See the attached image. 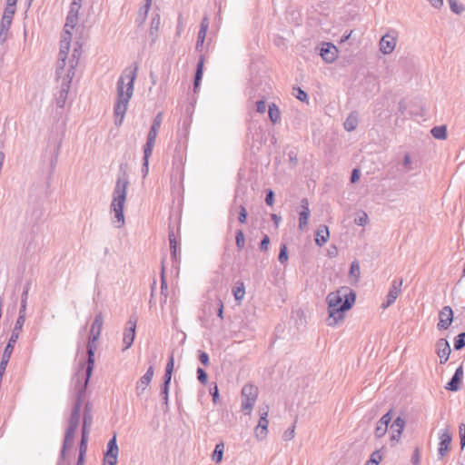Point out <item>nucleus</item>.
<instances>
[{
    "mask_svg": "<svg viewBox=\"0 0 465 465\" xmlns=\"http://www.w3.org/2000/svg\"><path fill=\"white\" fill-rule=\"evenodd\" d=\"M356 293L349 287L343 286L326 297L329 326H335L344 319V312L349 311L355 302Z\"/></svg>",
    "mask_w": 465,
    "mask_h": 465,
    "instance_id": "nucleus-1",
    "label": "nucleus"
},
{
    "mask_svg": "<svg viewBox=\"0 0 465 465\" xmlns=\"http://www.w3.org/2000/svg\"><path fill=\"white\" fill-rule=\"evenodd\" d=\"M137 65L127 67L122 73L117 82V100L114 105L115 124L121 125L125 115L127 105L134 92V81Z\"/></svg>",
    "mask_w": 465,
    "mask_h": 465,
    "instance_id": "nucleus-2",
    "label": "nucleus"
},
{
    "mask_svg": "<svg viewBox=\"0 0 465 465\" xmlns=\"http://www.w3.org/2000/svg\"><path fill=\"white\" fill-rule=\"evenodd\" d=\"M129 179L125 172L120 173L113 192V198L110 204L109 213L114 227L120 229L125 223L124 207L126 201V191Z\"/></svg>",
    "mask_w": 465,
    "mask_h": 465,
    "instance_id": "nucleus-3",
    "label": "nucleus"
},
{
    "mask_svg": "<svg viewBox=\"0 0 465 465\" xmlns=\"http://www.w3.org/2000/svg\"><path fill=\"white\" fill-rule=\"evenodd\" d=\"M104 323V316L102 312L95 315L93 324L90 329V335L87 342V361L84 373H86V379L90 380L94 367V353L96 351L95 342L98 341Z\"/></svg>",
    "mask_w": 465,
    "mask_h": 465,
    "instance_id": "nucleus-4",
    "label": "nucleus"
},
{
    "mask_svg": "<svg viewBox=\"0 0 465 465\" xmlns=\"http://www.w3.org/2000/svg\"><path fill=\"white\" fill-rule=\"evenodd\" d=\"M88 382L89 380L86 379V373H84L82 375V378H80L79 374H77V381L75 382V401L71 412L68 425L74 427H78L79 425L81 417V407Z\"/></svg>",
    "mask_w": 465,
    "mask_h": 465,
    "instance_id": "nucleus-5",
    "label": "nucleus"
},
{
    "mask_svg": "<svg viewBox=\"0 0 465 465\" xmlns=\"http://www.w3.org/2000/svg\"><path fill=\"white\" fill-rule=\"evenodd\" d=\"M69 63L70 64L66 69V73H64L62 74V78L59 80L56 78V80L61 84V89L55 97L56 105L60 108H63L65 105L70 85L75 74V66L77 64V61H75L74 57L72 60H70Z\"/></svg>",
    "mask_w": 465,
    "mask_h": 465,
    "instance_id": "nucleus-6",
    "label": "nucleus"
},
{
    "mask_svg": "<svg viewBox=\"0 0 465 465\" xmlns=\"http://www.w3.org/2000/svg\"><path fill=\"white\" fill-rule=\"evenodd\" d=\"M72 34L70 30H65L64 33L63 39L60 43V51H59V57L57 61L56 65V78L59 80L62 78V74L64 73H66L65 70V59L67 57L69 49H70V42H71Z\"/></svg>",
    "mask_w": 465,
    "mask_h": 465,
    "instance_id": "nucleus-7",
    "label": "nucleus"
},
{
    "mask_svg": "<svg viewBox=\"0 0 465 465\" xmlns=\"http://www.w3.org/2000/svg\"><path fill=\"white\" fill-rule=\"evenodd\" d=\"M258 396L257 387L245 384L242 389V409L245 414H250Z\"/></svg>",
    "mask_w": 465,
    "mask_h": 465,
    "instance_id": "nucleus-8",
    "label": "nucleus"
},
{
    "mask_svg": "<svg viewBox=\"0 0 465 465\" xmlns=\"http://www.w3.org/2000/svg\"><path fill=\"white\" fill-rule=\"evenodd\" d=\"M162 121H163V115H162V113H159L155 116V118L153 122V124L150 128V131L147 134V159L152 154L153 148V145L155 143V139H156V136L158 134L159 129L162 124Z\"/></svg>",
    "mask_w": 465,
    "mask_h": 465,
    "instance_id": "nucleus-9",
    "label": "nucleus"
},
{
    "mask_svg": "<svg viewBox=\"0 0 465 465\" xmlns=\"http://www.w3.org/2000/svg\"><path fill=\"white\" fill-rule=\"evenodd\" d=\"M136 322H137L136 317L133 315L130 317L129 321L126 322V325H125V328L124 331V336H123V342H124L123 351H125L128 348H130L134 341Z\"/></svg>",
    "mask_w": 465,
    "mask_h": 465,
    "instance_id": "nucleus-10",
    "label": "nucleus"
},
{
    "mask_svg": "<svg viewBox=\"0 0 465 465\" xmlns=\"http://www.w3.org/2000/svg\"><path fill=\"white\" fill-rule=\"evenodd\" d=\"M119 449L116 443V436L114 435L107 443L106 451L104 456V465H115Z\"/></svg>",
    "mask_w": 465,
    "mask_h": 465,
    "instance_id": "nucleus-11",
    "label": "nucleus"
},
{
    "mask_svg": "<svg viewBox=\"0 0 465 465\" xmlns=\"http://www.w3.org/2000/svg\"><path fill=\"white\" fill-rule=\"evenodd\" d=\"M21 331L22 330H16V325H15L12 334L9 338V341H8V342L4 350L3 355H2L1 361H2L3 367L7 366L10 357L13 353L15 345L19 338Z\"/></svg>",
    "mask_w": 465,
    "mask_h": 465,
    "instance_id": "nucleus-12",
    "label": "nucleus"
},
{
    "mask_svg": "<svg viewBox=\"0 0 465 465\" xmlns=\"http://www.w3.org/2000/svg\"><path fill=\"white\" fill-rule=\"evenodd\" d=\"M402 283V279L392 281L391 286L386 297V301L381 304V308L386 309L395 302L396 299L401 293Z\"/></svg>",
    "mask_w": 465,
    "mask_h": 465,
    "instance_id": "nucleus-13",
    "label": "nucleus"
},
{
    "mask_svg": "<svg viewBox=\"0 0 465 465\" xmlns=\"http://www.w3.org/2000/svg\"><path fill=\"white\" fill-rule=\"evenodd\" d=\"M439 440L438 455L440 459H443L449 451L452 440L450 430L448 429L441 430L439 432Z\"/></svg>",
    "mask_w": 465,
    "mask_h": 465,
    "instance_id": "nucleus-14",
    "label": "nucleus"
},
{
    "mask_svg": "<svg viewBox=\"0 0 465 465\" xmlns=\"http://www.w3.org/2000/svg\"><path fill=\"white\" fill-rule=\"evenodd\" d=\"M453 322V311L450 306H444L439 313V330H447Z\"/></svg>",
    "mask_w": 465,
    "mask_h": 465,
    "instance_id": "nucleus-15",
    "label": "nucleus"
},
{
    "mask_svg": "<svg viewBox=\"0 0 465 465\" xmlns=\"http://www.w3.org/2000/svg\"><path fill=\"white\" fill-rule=\"evenodd\" d=\"M397 44V37L391 33L384 35L380 41V51L383 54H390L395 49Z\"/></svg>",
    "mask_w": 465,
    "mask_h": 465,
    "instance_id": "nucleus-16",
    "label": "nucleus"
},
{
    "mask_svg": "<svg viewBox=\"0 0 465 465\" xmlns=\"http://www.w3.org/2000/svg\"><path fill=\"white\" fill-rule=\"evenodd\" d=\"M260 420L258 421V424L255 428V436L258 440H263L268 432V424L269 420L267 419L268 416V410H261L260 411Z\"/></svg>",
    "mask_w": 465,
    "mask_h": 465,
    "instance_id": "nucleus-17",
    "label": "nucleus"
},
{
    "mask_svg": "<svg viewBox=\"0 0 465 465\" xmlns=\"http://www.w3.org/2000/svg\"><path fill=\"white\" fill-rule=\"evenodd\" d=\"M320 55L326 63H332L338 55V49L331 43H322L320 49Z\"/></svg>",
    "mask_w": 465,
    "mask_h": 465,
    "instance_id": "nucleus-18",
    "label": "nucleus"
},
{
    "mask_svg": "<svg viewBox=\"0 0 465 465\" xmlns=\"http://www.w3.org/2000/svg\"><path fill=\"white\" fill-rule=\"evenodd\" d=\"M311 211L309 208V201L303 198L301 201V211L299 212V229L304 231L308 226Z\"/></svg>",
    "mask_w": 465,
    "mask_h": 465,
    "instance_id": "nucleus-19",
    "label": "nucleus"
},
{
    "mask_svg": "<svg viewBox=\"0 0 465 465\" xmlns=\"http://www.w3.org/2000/svg\"><path fill=\"white\" fill-rule=\"evenodd\" d=\"M78 427L68 425L64 434V440L61 450L60 461H63L65 458V451L71 448L74 444V434Z\"/></svg>",
    "mask_w": 465,
    "mask_h": 465,
    "instance_id": "nucleus-20",
    "label": "nucleus"
},
{
    "mask_svg": "<svg viewBox=\"0 0 465 465\" xmlns=\"http://www.w3.org/2000/svg\"><path fill=\"white\" fill-rule=\"evenodd\" d=\"M437 354L440 358V361L441 364L445 363L450 354V346L447 340L445 339H440L437 341Z\"/></svg>",
    "mask_w": 465,
    "mask_h": 465,
    "instance_id": "nucleus-21",
    "label": "nucleus"
},
{
    "mask_svg": "<svg viewBox=\"0 0 465 465\" xmlns=\"http://www.w3.org/2000/svg\"><path fill=\"white\" fill-rule=\"evenodd\" d=\"M406 421L401 417H397L392 424L391 425V430L392 431V435L391 437V441L399 442L401 440V436L402 434V431L404 430Z\"/></svg>",
    "mask_w": 465,
    "mask_h": 465,
    "instance_id": "nucleus-22",
    "label": "nucleus"
},
{
    "mask_svg": "<svg viewBox=\"0 0 465 465\" xmlns=\"http://www.w3.org/2000/svg\"><path fill=\"white\" fill-rule=\"evenodd\" d=\"M463 378V368L460 366L456 369L454 375L447 383L445 389L450 391H457Z\"/></svg>",
    "mask_w": 465,
    "mask_h": 465,
    "instance_id": "nucleus-23",
    "label": "nucleus"
},
{
    "mask_svg": "<svg viewBox=\"0 0 465 465\" xmlns=\"http://www.w3.org/2000/svg\"><path fill=\"white\" fill-rule=\"evenodd\" d=\"M416 168L415 162L409 153H405L401 162L399 163V171L401 173H407L413 171Z\"/></svg>",
    "mask_w": 465,
    "mask_h": 465,
    "instance_id": "nucleus-24",
    "label": "nucleus"
},
{
    "mask_svg": "<svg viewBox=\"0 0 465 465\" xmlns=\"http://www.w3.org/2000/svg\"><path fill=\"white\" fill-rule=\"evenodd\" d=\"M161 24V17L158 13H155V15L152 17L151 24H150V37H151V43H154L158 38V32L159 27Z\"/></svg>",
    "mask_w": 465,
    "mask_h": 465,
    "instance_id": "nucleus-25",
    "label": "nucleus"
},
{
    "mask_svg": "<svg viewBox=\"0 0 465 465\" xmlns=\"http://www.w3.org/2000/svg\"><path fill=\"white\" fill-rule=\"evenodd\" d=\"M330 237L329 229L326 225H321L316 231L315 242L318 246H323Z\"/></svg>",
    "mask_w": 465,
    "mask_h": 465,
    "instance_id": "nucleus-26",
    "label": "nucleus"
},
{
    "mask_svg": "<svg viewBox=\"0 0 465 465\" xmlns=\"http://www.w3.org/2000/svg\"><path fill=\"white\" fill-rule=\"evenodd\" d=\"M15 13V10L12 9V7L5 8L4 15L2 17V21H1V27H2L3 31L9 30Z\"/></svg>",
    "mask_w": 465,
    "mask_h": 465,
    "instance_id": "nucleus-27",
    "label": "nucleus"
},
{
    "mask_svg": "<svg viewBox=\"0 0 465 465\" xmlns=\"http://www.w3.org/2000/svg\"><path fill=\"white\" fill-rule=\"evenodd\" d=\"M26 307H27V302L25 301V299H21L19 316L15 323V325H16V330L23 329V326L25 322V318H26Z\"/></svg>",
    "mask_w": 465,
    "mask_h": 465,
    "instance_id": "nucleus-28",
    "label": "nucleus"
},
{
    "mask_svg": "<svg viewBox=\"0 0 465 465\" xmlns=\"http://www.w3.org/2000/svg\"><path fill=\"white\" fill-rule=\"evenodd\" d=\"M93 423V415L91 411L89 410L88 404L85 406L84 413V420L82 431H88Z\"/></svg>",
    "mask_w": 465,
    "mask_h": 465,
    "instance_id": "nucleus-29",
    "label": "nucleus"
},
{
    "mask_svg": "<svg viewBox=\"0 0 465 465\" xmlns=\"http://www.w3.org/2000/svg\"><path fill=\"white\" fill-rule=\"evenodd\" d=\"M87 442H88V431H82L81 441L79 445V455L78 458L82 457V460H84L86 451H87Z\"/></svg>",
    "mask_w": 465,
    "mask_h": 465,
    "instance_id": "nucleus-30",
    "label": "nucleus"
},
{
    "mask_svg": "<svg viewBox=\"0 0 465 465\" xmlns=\"http://www.w3.org/2000/svg\"><path fill=\"white\" fill-rule=\"evenodd\" d=\"M203 62L204 59L203 56H201L197 64L196 73L194 76V90H196L197 87L199 86L203 77Z\"/></svg>",
    "mask_w": 465,
    "mask_h": 465,
    "instance_id": "nucleus-31",
    "label": "nucleus"
},
{
    "mask_svg": "<svg viewBox=\"0 0 465 465\" xmlns=\"http://www.w3.org/2000/svg\"><path fill=\"white\" fill-rule=\"evenodd\" d=\"M235 301L241 302L245 295V287L242 282H237V286L232 291Z\"/></svg>",
    "mask_w": 465,
    "mask_h": 465,
    "instance_id": "nucleus-32",
    "label": "nucleus"
},
{
    "mask_svg": "<svg viewBox=\"0 0 465 465\" xmlns=\"http://www.w3.org/2000/svg\"><path fill=\"white\" fill-rule=\"evenodd\" d=\"M268 114H269L270 120L273 124H276L280 120L281 113L275 104H272L269 105Z\"/></svg>",
    "mask_w": 465,
    "mask_h": 465,
    "instance_id": "nucleus-33",
    "label": "nucleus"
},
{
    "mask_svg": "<svg viewBox=\"0 0 465 465\" xmlns=\"http://www.w3.org/2000/svg\"><path fill=\"white\" fill-rule=\"evenodd\" d=\"M361 271H360V264L358 261H353L351 263L350 271H349V276L354 280V282H357L360 278Z\"/></svg>",
    "mask_w": 465,
    "mask_h": 465,
    "instance_id": "nucleus-34",
    "label": "nucleus"
},
{
    "mask_svg": "<svg viewBox=\"0 0 465 465\" xmlns=\"http://www.w3.org/2000/svg\"><path fill=\"white\" fill-rule=\"evenodd\" d=\"M432 136L436 139H445L447 137V129L445 126H435L430 131Z\"/></svg>",
    "mask_w": 465,
    "mask_h": 465,
    "instance_id": "nucleus-35",
    "label": "nucleus"
},
{
    "mask_svg": "<svg viewBox=\"0 0 465 465\" xmlns=\"http://www.w3.org/2000/svg\"><path fill=\"white\" fill-rule=\"evenodd\" d=\"M357 124V117L353 115H349L343 124L345 130L349 132L355 130Z\"/></svg>",
    "mask_w": 465,
    "mask_h": 465,
    "instance_id": "nucleus-36",
    "label": "nucleus"
},
{
    "mask_svg": "<svg viewBox=\"0 0 465 465\" xmlns=\"http://www.w3.org/2000/svg\"><path fill=\"white\" fill-rule=\"evenodd\" d=\"M60 146H61V143H57V145L55 146L54 150V153L52 155V158H51V161H50V173H53L55 167H56V164H57V161H58V155H59V151H60Z\"/></svg>",
    "mask_w": 465,
    "mask_h": 465,
    "instance_id": "nucleus-37",
    "label": "nucleus"
},
{
    "mask_svg": "<svg viewBox=\"0 0 465 465\" xmlns=\"http://www.w3.org/2000/svg\"><path fill=\"white\" fill-rule=\"evenodd\" d=\"M223 449H224V445L223 443H218L216 446H215V449H214V451L213 453V460L215 461V462H220L223 459Z\"/></svg>",
    "mask_w": 465,
    "mask_h": 465,
    "instance_id": "nucleus-38",
    "label": "nucleus"
},
{
    "mask_svg": "<svg viewBox=\"0 0 465 465\" xmlns=\"http://www.w3.org/2000/svg\"><path fill=\"white\" fill-rule=\"evenodd\" d=\"M387 430H388L387 424H383L380 420H378L375 430H374L375 437L378 439L383 437L386 434Z\"/></svg>",
    "mask_w": 465,
    "mask_h": 465,
    "instance_id": "nucleus-39",
    "label": "nucleus"
},
{
    "mask_svg": "<svg viewBox=\"0 0 465 465\" xmlns=\"http://www.w3.org/2000/svg\"><path fill=\"white\" fill-rule=\"evenodd\" d=\"M450 4V10L460 15L464 11V6L462 4H460L458 0H448Z\"/></svg>",
    "mask_w": 465,
    "mask_h": 465,
    "instance_id": "nucleus-40",
    "label": "nucleus"
},
{
    "mask_svg": "<svg viewBox=\"0 0 465 465\" xmlns=\"http://www.w3.org/2000/svg\"><path fill=\"white\" fill-rule=\"evenodd\" d=\"M465 347V332H461L455 337L454 349L457 351L461 350Z\"/></svg>",
    "mask_w": 465,
    "mask_h": 465,
    "instance_id": "nucleus-41",
    "label": "nucleus"
},
{
    "mask_svg": "<svg viewBox=\"0 0 465 465\" xmlns=\"http://www.w3.org/2000/svg\"><path fill=\"white\" fill-rule=\"evenodd\" d=\"M78 22V16L73 15H67L66 22L64 25V31L67 29H74Z\"/></svg>",
    "mask_w": 465,
    "mask_h": 465,
    "instance_id": "nucleus-42",
    "label": "nucleus"
},
{
    "mask_svg": "<svg viewBox=\"0 0 465 465\" xmlns=\"http://www.w3.org/2000/svg\"><path fill=\"white\" fill-rule=\"evenodd\" d=\"M235 242H236V246L238 247V249L241 250L244 247L245 238H244V234L242 230H238L236 232Z\"/></svg>",
    "mask_w": 465,
    "mask_h": 465,
    "instance_id": "nucleus-43",
    "label": "nucleus"
},
{
    "mask_svg": "<svg viewBox=\"0 0 465 465\" xmlns=\"http://www.w3.org/2000/svg\"><path fill=\"white\" fill-rule=\"evenodd\" d=\"M173 368V358L171 357L165 370L164 379L166 380V383H170L171 377H172V371Z\"/></svg>",
    "mask_w": 465,
    "mask_h": 465,
    "instance_id": "nucleus-44",
    "label": "nucleus"
},
{
    "mask_svg": "<svg viewBox=\"0 0 465 465\" xmlns=\"http://www.w3.org/2000/svg\"><path fill=\"white\" fill-rule=\"evenodd\" d=\"M381 460V456L378 450L372 452L370 460L365 463V465H378L380 460Z\"/></svg>",
    "mask_w": 465,
    "mask_h": 465,
    "instance_id": "nucleus-45",
    "label": "nucleus"
},
{
    "mask_svg": "<svg viewBox=\"0 0 465 465\" xmlns=\"http://www.w3.org/2000/svg\"><path fill=\"white\" fill-rule=\"evenodd\" d=\"M170 240V248L173 258L176 259V252H177V242L173 236V233L169 235Z\"/></svg>",
    "mask_w": 465,
    "mask_h": 465,
    "instance_id": "nucleus-46",
    "label": "nucleus"
},
{
    "mask_svg": "<svg viewBox=\"0 0 465 465\" xmlns=\"http://www.w3.org/2000/svg\"><path fill=\"white\" fill-rule=\"evenodd\" d=\"M293 92H296V93H293V94L295 95V97L302 101V102H305L307 101V98H308V95L307 94L302 90L301 88L297 87V88H293Z\"/></svg>",
    "mask_w": 465,
    "mask_h": 465,
    "instance_id": "nucleus-47",
    "label": "nucleus"
},
{
    "mask_svg": "<svg viewBox=\"0 0 465 465\" xmlns=\"http://www.w3.org/2000/svg\"><path fill=\"white\" fill-rule=\"evenodd\" d=\"M278 259H279V262L281 263H284L285 262H287V260H288V252H287V247H286L285 244H282L281 246Z\"/></svg>",
    "mask_w": 465,
    "mask_h": 465,
    "instance_id": "nucleus-48",
    "label": "nucleus"
},
{
    "mask_svg": "<svg viewBox=\"0 0 465 465\" xmlns=\"http://www.w3.org/2000/svg\"><path fill=\"white\" fill-rule=\"evenodd\" d=\"M81 6H82V4L77 3V2H72L68 15H73L78 16L79 10H80Z\"/></svg>",
    "mask_w": 465,
    "mask_h": 465,
    "instance_id": "nucleus-49",
    "label": "nucleus"
},
{
    "mask_svg": "<svg viewBox=\"0 0 465 465\" xmlns=\"http://www.w3.org/2000/svg\"><path fill=\"white\" fill-rule=\"evenodd\" d=\"M295 435V425H292L289 430L284 431L282 438L284 440H291Z\"/></svg>",
    "mask_w": 465,
    "mask_h": 465,
    "instance_id": "nucleus-50",
    "label": "nucleus"
},
{
    "mask_svg": "<svg viewBox=\"0 0 465 465\" xmlns=\"http://www.w3.org/2000/svg\"><path fill=\"white\" fill-rule=\"evenodd\" d=\"M239 222L241 223H244L246 222V219H247V211L245 209V207L242 205V204H240L239 205Z\"/></svg>",
    "mask_w": 465,
    "mask_h": 465,
    "instance_id": "nucleus-51",
    "label": "nucleus"
},
{
    "mask_svg": "<svg viewBox=\"0 0 465 465\" xmlns=\"http://www.w3.org/2000/svg\"><path fill=\"white\" fill-rule=\"evenodd\" d=\"M197 378L201 383L205 384L207 381V373L202 368H198Z\"/></svg>",
    "mask_w": 465,
    "mask_h": 465,
    "instance_id": "nucleus-52",
    "label": "nucleus"
},
{
    "mask_svg": "<svg viewBox=\"0 0 465 465\" xmlns=\"http://www.w3.org/2000/svg\"><path fill=\"white\" fill-rule=\"evenodd\" d=\"M459 433H460V445H461V448L463 449L465 446V424L464 423H461L459 426Z\"/></svg>",
    "mask_w": 465,
    "mask_h": 465,
    "instance_id": "nucleus-53",
    "label": "nucleus"
},
{
    "mask_svg": "<svg viewBox=\"0 0 465 465\" xmlns=\"http://www.w3.org/2000/svg\"><path fill=\"white\" fill-rule=\"evenodd\" d=\"M270 244V238L267 234H265L260 243V250L261 251H267Z\"/></svg>",
    "mask_w": 465,
    "mask_h": 465,
    "instance_id": "nucleus-54",
    "label": "nucleus"
},
{
    "mask_svg": "<svg viewBox=\"0 0 465 465\" xmlns=\"http://www.w3.org/2000/svg\"><path fill=\"white\" fill-rule=\"evenodd\" d=\"M137 391H138V394H143L145 391V374L143 375L139 380V382L137 385Z\"/></svg>",
    "mask_w": 465,
    "mask_h": 465,
    "instance_id": "nucleus-55",
    "label": "nucleus"
},
{
    "mask_svg": "<svg viewBox=\"0 0 465 465\" xmlns=\"http://www.w3.org/2000/svg\"><path fill=\"white\" fill-rule=\"evenodd\" d=\"M391 412L392 411L390 410L387 413H385L379 420L383 423V424H387V426L389 425V423L391 421V419H392V415H391Z\"/></svg>",
    "mask_w": 465,
    "mask_h": 465,
    "instance_id": "nucleus-56",
    "label": "nucleus"
},
{
    "mask_svg": "<svg viewBox=\"0 0 465 465\" xmlns=\"http://www.w3.org/2000/svg\"><path fill=\"white\" fill-rule=\"evenodd\" d=\"M199 361L204 365H209V355L204 351H199Z\"/></svg>",
    "mask_w": 465,
    "mask_h": 465,
    "instance_id": "nucleus-57",
    "label": "nucleus"
},
{
    "mask_svg": "<svg viewBox=\"0 0 465 465\" xmlns=\"http://www.w3.org/2000/svg\"><path fill=\"white\" fill-rule=\"evenodd\" d=\"M206 36V32L200 31L198 32V37H197V43H196V49H199L201 45H203L204 39Z\"/></svg>",
    "mask_w": 465,
    "mask_h": 465,
    "instance_id": "nucleus-58",
    "label": "nucleus"
},
{
    "mask_svg": "<svg viewBox=\"0 0 465 465\" xmlns=\"http://www.w3.org/2000/svg\"><path fill=\"white\" fill-rule=\"evenodd\" d=\"M273 202H274V193L272 190H269L266 193L265 203H266V204L272 206L273 204Z\"/></svg>",
    "mask_w": 465,
    "mask_h": 465,
    "instance_id": "nucleus-59",
    "label": "nucleus"
},
{
    "mask_svg": "<svg viewBox=\"0 0 465 465\" xmlns=\"http://www.w3.org/2000/svg\"><path fill=\"white\" fill-rule=\"evenodd\" d=\"M256 111L260 114H263L266 111L265 101L260 100L256 103Z\"/></svg>",
    "mask_w": 465,
    "mask_h": 465,
    "instance_id": "nucleus-60",
    "label": "nucleus"
},
{
    "mask_svg": "<svg viewBox=\"0 0 465 465\" xmlns=\"http://www.w3.org/2000/svg\"><path fill=\"white\" fill-rule=\"evenodd\" d=\"M30 288H31V282H27L24 287V291H23L21 299H25V301L27 302Z\"/></svg>",
    "mask_w": 465,
    "mask_h": 465,
    "instance_id": "nucleus-61",
    "label": "nucleus"
},
{
    "mask_svg": "<svg viewBox=\"0 0 465 465\" xmlns=\"http://www.w3.org/2000/svg\"><path fill=\"white\" fill-rule=\"evenodd\" d=\"M208 26H209L208 17L205 16V17H203V19L201 23L200 31L207 33Z\"/></svg>",
    "mask_w": 465,
    "mask_h": 465,
    "instance_id": "nucleus-62",
    "label": "nucleus"
},
{
    "mask_svg": "<svg viewBox=\"0 0 465 465\" xmlns=\"http://www.w3.org/2000/svg\"><path fill=\"white\" fill-rule=\"evenodd\" d=\"M360 179V171L358 169H354L351 175V182L356 183Z\"/></svg>",
    "mask_w": 465,
    "mask_h": 465,
    "instance_id": "nucleus-63",
    "label": "nucleus"
},
{
    "mask_svg": "<svg viewBox=\"0 0 465 465\" xmlns=\"http://www.w3.org/2000/svg\"><path fill=\"white\" fill-rule=\"evenodd\" d=\"M357 224L364 226L368 222V216L366 213H363L361 217H360L357 221Z\"/></svg>",
    "mask_w": 465,
    "mask_h": 465,
    "instance_id": "nucleus-64",
    "label": "nucleus"
}]
</instances>
